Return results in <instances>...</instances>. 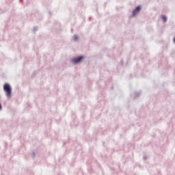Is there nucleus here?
<instances>
[{
  "mask_svg": "<svg viewBox=\"0 0 175 175\" xmlns=\"http://www.w3.org/2000/svg\"><path fill=\"white\" fill-rule=\"evenodd\" d=\"M140 96V93H135L134 94V98H137V96Z\"/></svg>",
  "mask_w": 175,
  "mask_h": 175,
  "instance_id": "6",
  "label": "nucleus"
},
{
  "mask_svg": "<svg viewBox=\"0 0 175 175\" xmlns=\"http://www.w3.org/2000/svg\"><path fill=\"white\" fill-rule=\"evenodd\" d=\"M144 159H146V157H144Z\"/></svg>",
  "mask_w": 175,
  "mask_h": 175,
  "instance_id": "10",
  "label": "nucleus"
},
{
  "mask_svg": "<svg viewBox=\"0 0 175 175\" xmlns=\"http://www.w3.org/2000/svg\"><path fill=\"white\" fill-rule=\"evenodd\" d=\"M162 18L164 23H166V21H167V16H165V15H162Z\"/></svg>",
  "mask_w": 175,
  "mask_h": 175,
  "instance_id": "5",
  "label": "nucleus"
},
{
  "mask_svg": "<svg viewBox=\"0 0 175 175\" xmlns=\"http://www.w3.org/2000/svg\"><path fill=\"white\" fill-rule=\"evenodd\" d=\"M142 12V5L137 6L133 10L130 17H136Z\"/></svg>",
  "mask_w": 175,
  "mask_h": 175,
  "instance_id": "3",
  "label": "nucleus"
},
{
  "mask_svg": "<svg viewBox=\"0 0 175 175\" xmlns=\"http://www.w3.org/2000/svg\"><path fill=\"white\" fill-rule=\"evenodd\" d=\"M3 91L5 93V96L7 99H12V96H13V93L12 92V86L9 83H5L3 85Z\"/></svg>",
  "mask_w": 175,
  "mask_h": 175,
  "instance_id": "1",
  "label": "nucleus"
},
{
  "mask_svg": "<svg viewBox=\"0 0 175 175\" xmlns=\"http://www.w3.org/2000/svg\"><path fill=\"white\" fill-rule=\"evenodd\" d=\"M31 157H32V158H35V157H36L35 156V152H32V156Z\"/></svg>",
  "mask_w": 175,
  "mask_h": 175,
  "instance_id": "8",
  "label": "nucleus"
},
{
  "mask_svg": "<svg viewBox=\"0 0 175 175\" xmlns=\"http://www.w3.org/2000/svg\"><path fill=\"white\" fill-rule=\"evenodd\" d=\"M72 40H74V42H79V40H80V37L77 34H74L72 36Z\"/></svg>",
  "mask_w": 175,
  "mask_h": 175,
  "instance_id": "4",
  "label": "nucleus"
},
{
  "mask_svg": "<svg viewBox=\"0 0 175 175\" xmlns=\"http://www.w3.org/2000/svg\"><path fill=\"white\" fill-rule=\"evenodd\" d=\"M0 110H2V104L0 103Z\"/></svg>",
  "mask_w": 175,
  "mask_h": 175,
  "instance_id": "9",
  "label": "nucleus"
},
{
  "mask_svg": "<svg viewBox=\"0 0 175 175\" xmlns=\"http://www.w3.org/2000/svg\"><path fill=\"white\" fill-rule=\"evenodd\" d=\"M85 59V56L79 55L77 57H74L70 59V64L72 65H80V64H83V61Z\"/></svg>",
  "mask_w": 175,
  "mask_h": 175,
  "instance_id": "2",
  "label": "nucleus"
},
{
  "mask_svg": "<svg viewBox=\"0 0 175 175\" xmlns=\"http://www.w3.org/2000/svg\"><path fill=\"white\" fill-rule=\"evenodd\" d=\"M36 31H38V27L35 26V27L33 28V32H36Z\"/></svg>",
  "mask_w": 175,
  "mask_h": 175,
  "instance_id": "7",
  "label": "nucleus"
}]
</instances>
